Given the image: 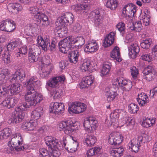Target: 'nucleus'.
Here are the masks:
<instances>
[{"label": "nucleus", "instance_id": "obj_1", "mask_svg": "<svg viewBox=\"0 0 157 157\" xmlns=\"http://www.w3.org/2000/svg\"><path fill=\"white\" fill-rule=\"evenodd\" d=\"M25 85L27 89L25 96V100L30 106H35L43 99L41 94L36 91L35 90L36 88L40 87L41 83L39 81H35L34 78H31Z\"/></svg>", "mask_w": 157, "mask_h": 157}, {"label": "nucleus", "instance_id": "obj_2", "mask_svg": "<svg viewBox=\"0 0 157 157\" xmlns=\"http://www.w3.org/2000/svg\"><path fill=\"white\" fill-rule=\"evenodd\" d=\"M44 139L46 144L52 150L50 152V156L58 157L60 155V150L63 147L62 143H59L57 140H55L54 138L51 136H47Z\"/></svg>", "mask_w": 157, "mask_h": 157}, {"label": "nucleus", "instance_id": "obj_3", "mask_svg": "<svg viewBox=\"0 0 157 157\" xmlns=\"http://www.w3.org/2000/svg\"><path fill=\"white\" fill-rule=\"evenodd\" d=\"M77 122H73L71 120L63 121L59 123V127L66 134H68L74 132L78 128Z\"/></svg>", "mask_w": 157, "mask_h": 157}, {"label": "nucleus", "instance_id": "obj_4", "mask_svg": "<svg viewBox=\"0 0 157 157\" xmlns=\"http://www.w3.org/2000/svg\"><path fill=\"white\" fill-rule=\"evenodd\" d=\"M39 39L38 37L37 43L44 51H46L48 49L53 51L55 49L58 42L56 38L53 39L51 44L48 40L45 41L42 37H40V39Z\"/></svg>", "mask_w": 157, "mask_h": 157}, {"label": "nucleus", "instance_id": "obj_5", "mask_svg": "<svg viewBox=\"0 0 157 157\" xmlns=\"http://www.w3.org/2000/svg\"><path fill=\"white\" fill-rule=\"evenodd\" d=\"M40 53V49L38 46L33 44L30 46L29 51V59L32 63L38 61Z\"/></svg>", "mask_w": 157, "mask_h": 157}, {"label": "nucleus", "instance_id": "obj_6", "mask_svg": "<svg viewBox=\"0 0 157 157\" xmlns=\"http://www.w3.org/2000/svg\"><path fill=\"white\" fill-rule=\"evenodd\" d=\"M33 20L34 22L29 25L30 29H31L36 27L38 24L42 22H45L48 21V17L44 13H38L37 14L34 15Z\"/></svg>", "mask_w": 157, "mask_h": 157}, {"label": "nucleus", "instance_id": "obj_7", "mask_svg": "<svg viewBox=\"0 0 157 157\" xmlns=\"http://www.w3.org/2000/svg\"><path fill=\"white\" fill-rule=\"evenodd\" d=\"M22 141L21 134L19 133H17L12 136L10 142V143L12 144L15 150L19 151L24 149V147L22 146L19 147L21 144H22Z\"/></svg>", "mask_w": 157, "mask_h": 157}, {"label": "nucleus", "instance_id": "obj_8", "mask_svg": "<svg viewBox=\"0 0 157 157\" xmlns=\"http://www.w3.org/2000/svg\"><path fill=\"white\" fill-rule=\"evenodd\" d=\"M74 17L73 14L70 12H67L62 16L59 17L57 19L55 24L59 25V23L64 24L66 25L72 24L74 21Z\"/></svg>", "mask_w": 157, "mask_h": 157}, {"label": "nucleus", "instance_id": "obj_9", "mask_svg": "<svg viewBox=\"0 0 157 157\" xmlns=\"http://www.w3.org/2000/svg\"><path fill=\"white\" fill-rule=\"evenodd\" d=\"M142 73L143 74V78L148 81L153 80L156 75V71L151 66H148L144 68Z\"/></svg>", "mask_w": 157, "mask_h": 157}, {"label": "nucleus", "instance_id": "obj_10", "mask_svg": "<svg viewBox=\"0 0 157 157\" xmlns=\"http://www.w3.org/2000/svg\"><path fill=\"white\" fill-rule=\"evenodd\" d=\"M69 105L68 111L75 113H79L86 110V105L80 102H73Z\"/></svg>", "mask_w": 157, "mask_h": 157}, {"label": "nucleus", "instance_id": "obj_11", "mask_svg": "<svg viewBox=\"0 0 157 157\" xmlns=\"http://www.w3.org/2000/svg\"><path fill=\"white\" fill-rule=\"evenodd\" d=\"M136 11V6L132 3H129L123 8L122 13L130 18L134 16Z\"/></svg>", "mask_w": 157, "mask_h": 157}, {"label": "nucleus", "instance_id": "obj_12", "mask_svg": "<svg viewBox=\"0 0 157 157\" xmlns=\"http://www.w3.org/2000/svg\"><path fill=\"white\" fill-rule=\"evenodd\" d=\"M108 140L109 144L116 146L122 142L123 137L119 132H114L109 135Z\"/></svg>", "mask_w": 157, "mask_h": 157}, {"label": "nucleus", "instance_id": "obj_13", "mask_svg": "<svg viewBox=\"0 0 157 157\" xmlns=\"http://www.w3.org/2000/svg\"><path fill=\"white\" fill-rule=\"evenodd\" d=\"M97 122V121L94 117H87L84 120L83 125L87 131L89 132H91L93 130V128L95 126Z\"/></svg>", "mask_w": 157, "mask_h": 157}, {"label": "nucleus", "instance_id": "obj_14", "mask_svg": "<svg viewBox=\"0 0 157 157\" xmlns=\"http://www.w3.org/2000/svg\"><path fill=\"white\" fill-rule=\"evenodd\" d=\"M117 82L119 86L124 91H129L132 87V84L130 80L125 79L122 77L117 78Z\"/></svg>", "mask_w": 157, "mask_h": 157}, {"label": "nucleus", "instance_id": "obj_15", "mask_svg": "<svg viewBox=\"0 0 157 157\" xmlns=\"http://www.w3.org/2000/svg\"><path fill=\"white\" fill-rule=\"evenodd\" d=\"M8 91L10 95H15L19 93L22 87L20 84L18 83L12 84L9 86H7Z\"/></svg>", "mask_w": 157, "mask_h": 157}, {"label": "nucleus", "instance_id": "obj_16", "mask_svg": "<svg viewBox=\"0 0 157 157\" xmlns=\"http://www.w3.org/2000/svg\"><path fill=\"white\" fill-rule=\"evenodd\" d=\"M65 77L64 76L55 77L51 80L48 81L47 84L48 86L52 88H56L58 87L59 83L64 82Z\"/></svg>", "mask_w": 157, "mask_h": 157}, {"label": "nucleus", "instance_id": "obj_17", "mask_svg": "<svg viewBox=\"0 0 157 157\" xmlns=\"http://www.w3.org/2000/svg\"><path fill=\"white\" fill-rule=\"evenodd\" d=\"M101 10H95L92 12L90 14L94 16L95 19V25L96 26L98 27L102 22L103 18L101 13Z\"/></svg>", "mask_w": 157, "mask_h": 157}, {"label": "nucleus", "instance_id": "obj_18", "mask_svg": "<svg viewBox=\"0 0 157 157\" xmlns=\"http://www.w3.org/2000/svg\"><path fill=\"white\" fill-rule=\"evenodd\" d=\"M129 55L130 57L135 59L137 56V54L140 51L139 47L137 44H132L128 47Z\"/></svg>", "mask_w": 157, "mask_h": 157}, {"label": "nucleus", "instance_id": "obj_19", "mask_svg": "<svg viewBox=\"0 0 157 157\" xmlns=\"http://www.w3.org/2000/svg\"><path fill=\"white\" fill-rule=\"evenodd\" d=\"M94 77L92 75L87 76L83 78L80 84V88L81 89L87 88L94 82Z\"/></svg>", "mask_w": 157, "mask_h": 157}, {"label": "nucleus", "instance_id": "obj_20", "mask_svg": "<svg viewBox=\"0 0 157 157\" xmlns=\"http://www.w3.org/2000/svg\"><path fill=\"white\" fill-rule=\"evenodd\" d=\"M80 55V52L77 50L69 52L68 57L70 62L71 63H76L78 61V58Z\"/></svg>", "mask_w": 157, "mask_h": 157}, {"label": "nucleus", "instance_id": "obj_21", "mask_svg": "<svg viewBox=\"0 0 157 157\" xmlns=\"http://www.w3.org/2000/svg\"><path fill=\"white\" fill-rule=\"evenodd\" d=\"M115 34L113 32H110L106 36L104 39V42L103 45L105 48L110 46L112 44L114 41V36Z\"/></svg>", "mask_w": 157, "mask_h": 157}, {"label": "nucleus", "instance_id": "obj_22", "mask_svg": "<svg viewBox=\"0 0 157 157\" xmlns=\"http://www.w3.org/2000/svg\"><path fill=\"white\" fill-rule=\"evenodd\" d=\"M17 99L13 98L7 97L2 102V104L8 109L11 108L15 106L17 102Z\"/></svg>", "mask_w": 157, "mask_h": 157}, {"label": "nucleus", "instance_id": "obj_23", "mask_svg": "<svg viewBox=\"0 0 157 157\" xmlns=\"http://www.w3.org/2000/svg\"><path fill=\"white\" fill-rule=\"evenodd\" d=\"M7 8L10 12L16 13L17 12L21 11L22 9V7L20 4L10 3L8 5Z\"/></svg>", "mask_w": 157, "mask_h": 157}, {"label": "nucleus", "instance_id": "obj_24", "mask_svg": "<svg viewBox=\"0 0 157 157\" xmlns=\"http://www.w3.org/2000/svg\"><path fill=\"white\" fill-rule=\"evenodd\" d=\"M73 43L67 42L60 44V45L58 44V46L60 51L64 53H67L70 49L71 50L73 48Z\"/></svg>", "mask_w": 157, "mask_h": 157}, {"label": "nucleus", "instance_id": "obj_25", "mask_svg": "<svg viewBox=\"0 0 157 157\" xmlns=\"http://www.w3.org/2000/svg\"><path fill=\"white\" fill-rule=\"evenodd\" d=\"M98 46L96 42H90L86 44L84 51L86 52H93L97 51Z\"/></svg>", "mask_w": 157, "mask_h": 157}, {"label": "nucleus", "instance_id": "obj_26", "mask_svg": "<svg viewBox=\"0 0 157 157\" xmlns=\"http://www.w3.org/2000/svg\"><path fill=\"white\" fill-rule=\"evenodd\" d=\"M138 98H137V101L140 105L144 106L149 102V100H147L148 97L144 93H142L138 94Z\"/></svg>", "mask_w": 157, "mask_h": 157}, {"label": "nucleus", "instance_id": "obj_27", "mask_svg": "<svg viewBox=\"0 0 157 157\" xmlns=\"http://www.w3.org/2000/svg\"><path fill=\"white\" fill-rule=\"evenodd\" d=\"M119 48L117 46L114 48L111 52L110 56L117 61L120 62L122 60V59L121 57Z\"/></svg>", "mask_w": 157, "mask_h": 157}, {"label": "nucleus", "instance_id": "obj_28", "mask_svg": "<svg viewBox=\"0 0 157 157\" xmlns=\"http://www.w3.org/2000/svg\"><path fill=\"white\" fill-rule=\"evenodd\" d=\"M71 10L77 13H79L84 10L88 9V6L86 4H82L80 5H76L72 6L71 7Z\"/></svg>", "mask_w": 157, "mask_h": 157}, {"label": "nucleus", "instance_id": "obj_29", "mask_svg": "<svg viewBox=\"0 0 157 157\" xmlns=\"http://www.w3.org/2000/svg\"><path fill=\"white\" fill-rule=\"evenodd\" d=\"M124 149L122 147L114 148L110 151V154L112 155L115 157H120L123 153Z\"/></svg>", "mask_w": 157, "mask_h": 157}, {"label": "nucleus", "instance_id": "obj_30", "mask_svg": "<svg viewBox=\"0 0 157 157\" xmlns=\"http://www.w3.org/2000/svg\"><path fill=\"white\" fill-rule=\"evenodd\" d=\"M43 112L42 108H37L32 112L31 117L35 120L38 119L43 115Z\"/></svg>", "mask_w": 157, "mask_h": 157}, {"label": "nucleus", "instance_id": "obj_31", "mask_svg": "<svg viewBox=\"0 0 157 157\" xmlns=\"http://www.w3.org/2000/svg\"><path fill=\"white\" fill-rule=\"evenodd\" d=\"M59 25L56 24L57 26L55 30L58 34H66L67 33V28L65 25L64 24L58 23Z\"/></svg>", "mask_w": 157, "mask_h": 157}, {"label": "nucleus", "instance_id": "obj_32", "mask_svg": "<svg viewBox=\"0 0 157 157\" xmlns=\"http://www.w3.org/2000/svg\"><path fill=\"white\" fill-rule=\"evenodd\" d=\"M63 143L66 149L72 151H75L76 149V146L74 142L73 143H67L66 138L63 137Z\"/></svg>", "mask_w": 157, "mask_h": 157}, {"label": "nucleus", "instance_id": "obj_33", "mask_svg": "<svg viewBox=\"0 0 157 157\" xmlns=\"http://www.w3.org/2000/svg\"><path fill=\"white\" fill-rule=\"evenodd\" d=\"M12 133L11 129L9 128H4L0 131V140L6 138L10 136Z\"/></svg>", "mask_w": 157, "mask_h": 157}, {"label": "nucleus", "instance_id": "obj_34", "mask_svg": "<svg viewBox=\"0 0 157 157\" xmlns=\"http://www.w3.org/2000/svg\"><path fill=\"white\" fill-rule=\"evenodd\" d=\"M9 71L8 69H3L0 72V84L3 85L6 82V77L9 75Z\"/></svg>", "mask_w": 157, "mask_h": 157}, {"label": "nucleus", "instance_id": "obj_35", "mask_svg": "<svg viewBox=\"0 0 157 157\" xmlns=\"http://www.w3.org/2000/svg\"><path fill=\"white\" fill-rule=\"evenodd\" d=\"M91 65L90 61L85 60L80 67L81 70L82 72H85L86 71L90 72L91 71Z\"/></svg>", "mask_w": 157, "mask_h": 157}, {"label": "nucleus", "instance_id": "obj_36", "mask_svg": "<svg viewBox=\"0 0 157 157\" xmlns=\"http://www.w3.org/2000/svg\"><path fill=\"white\" fill-rule=\"evenodd\" d=\"M117 112H114L111 113L110 116V120L109 121V123L111 126L112 125L117 126L118 123V118L119 116H117Z\"/></svg>", "mask_w": 157, "mask_h": 157}, {"label": "nucleus", "instance_id": "obj_37", "mask_svg": "<svg viewBox=\"0 0 157 157\" xmlns=\"http://www.w3.org/2000/svg\"><path fill=\"white\" fill-rule=\"evenodd\" d=\"M36 125V122L30 121L29 122H25L22 125V128L24 129H27L28 131H32L34 129Z\"/></svg>", "mask_w": 157, "mask_h": 157}, {"label": "nucleus", "instance_id": "obj_38", "mask_svg": "<svg viewBox=\"0 0 157 157\" xmlns=\"http://www.w3.org/2000/svg\"><path fill=\"white\" fill-rule=\"evenodd\" d=\"M97 140L95 137L92 136H88L84 141L87 145L91 146L93 145Z\"/></svg>", "mask_w": 157, "mask_h": 157}, {"label": "nucleus", "instance_id": "obj_39", "mask_svg": "<svg viewBox=\"0 0 157 157\" xmlns=\"http://www.w3.org/2000/svg\"><path fill=\"white\" fill-rule=\"evenodd\" d=\"M101 148L99 147H95L90 149L86 153L87 157H92L94 155H98L100 151Z\"/></svg>", "mask_w": 157, "mask_h": 157}, {"label": "nucleus", "instance_id": "obj_40", "mask_svg": "<svg viewBox=\"0 0 157 157\" xmlns=\"http://www.w3.org/2000/svg\"><path fill=\"white\" fill-rule=\"evenodd\" d=\"M16 28V25L15 22L11 19H10L7 23V25L6 26V29L5 31L7 32H10L13 31Z\"/></svg>", "mask_w": 157, "mask_h": 157}, {"label": "nucleus", "instance_id": "obj_41", "mask_svg": "<svg viewBox=\"0 0 157 157\" xmlns=\"http://www.w3.org/2000/svg\"><path fill=\"white\" fill-rule=\"evenodd\" d=\"M152 43V40L151 38H147L142 40L140 46L143 49H147L149 48Z\"/></svg>", "mask_w": 157, "mask_h": 157}, {"label": "nucleus", "instance_id": "obj_42", "mask_svg": "<svg viewBox=\"0 0 157 157\" xmlns=\"http://www.w3.org/2000/svg\"><path fill=\"white\" fill-rule=\"evenodd\" d=\"M118 5V3L116 0H107L106 3V7L112 10H115Z\"/></svg>", "mask_w": 157, "mask_h": 157}, {"label": "nucleus", "instance_id": "obj_43", "mask_svg": "<svg viewBox=\"0 0 157 157\" xmlns=\"http://www.w3.org/2000/svg\"><path fill=\"white\" fill-rule=\"evenodd\" d=\"M16 75L17 78H16V81L18 82H21L24 79L25 74L24 71L23 70H19L16 72Z\"/></svg>", "mask_w": 157, "mask_h": 157}, {"label": "nucleus", "instance_id": "obj_44", "mask_svg": "<svg viewBox=\"0 0 157 157\" xmlns=\"http://www.w3.org/2000/svg\"><path fill=\"white\" fill-rule=\"evenodd\" d=\"M110 65L108 64H104L101 70V76H104L108 75L111 69Z\"/></svg>", "mask_w": 157, "mask_h": 157}, {"label": "nucleus", "instance_id": "obj_45", "mask_svg": "<svg viewBox=\"0 0 157 157\" xmlns=\"http://www.w3.org/2000/svg\"><path fill=\"white\" fill-rule=\"evenodd\" d=\"M132 25L129 26V29L132 30L136 32H139L142 29V26L140 22L138 21L134 24L132 23Z\"/></svg>", "mask_w": 157, "mask_h": 157}, {"label": "nucleus", "instance_id": "obj_46", "mask_svg": "<svg viewBox=\"0 0 157 157\" xmlns=\"http://www.w3.org/2000/svg\"><path fill=\"white\" fill-rule=\"evenodd\" d=\"M73 44L75 43H78L77 47L78 48L79 47H80L83 45L85 43V40L82 36H78L73 40Z\"/></svg>", "mask_w": 157, "mask_h": 157}, {"label": "nucleus", "instance_id": "obj_47", "mask_svg": "<svg viewBox=\"0 0 157 157\" xmlns=\"http://www.w3.org/2000/svg\"><path fill=\"white\" fill-rule=\"evenodd\" d=\"M129 111L132 113H136L139 109L138 106L134 103L130 104L128 107Z\"/></svg>", "mask_w": 157, "mask_h": 157}, {"label": "nucleus", "instance_id": "obj_48", "mask_svg": "<svg viewBox=\"0 0 157 157\" xmlns=\"http://www.w3.org/2000/svg\"><path fill=\"white\" fill-rule=\"evenodd\" d=\"M59 103L58 102H55L51 104V110H50V112H52L54 113L55 114H58L59 113Z\"/></svg>", "mask_w": 157, "mask_h": 157}, {"label": "nucleus", "instance_id": "obj_49", "mask_svg": "<svg viewBox=\"0 0 157 157\" xmlns=\"http://www.w3.org/2000/svg\"><path fill=\"white\" fill-rule=\"evenodd\" d=\"M116 27L120 31L121 35L123 36L125 32V27L124 23L121 22L117 25Z\"/></svg>", "mask_w": 157, "mask_h": 157}, {"label": "nucleus", "instance_id": "obj_50", "mask_svg": "<svg viewBox=\"0 0 157 157\" xmlns=\"http://www.w3.org/2000/svg\"><path fill=\"white\" fill-rule=\"evenodd\" d=\"M117 95V93L114 92L110 93L107 92L105 94L107 100L109 102L112 101Z\"/></svg>", "mask_w": 157, "mask_h": 157}, {"label": "nucleus", "instance_id": "obj_51", "mask_svg": "<svg viewBox=\"0 0 157 157\" xmlns=\"http://www.w3.org/2000/svg\"><path fill=\"white\" fill-rule=\"evenodd\" d=\"M40 157H51L50 152H49L45 148H41L39 149Z\"/></svg>", "mask_w": 157, "mask_h": 157}, {"label": "nucleus", "instance_id": "obj_52", "mask_svg": "<svg viewBox=\"0 0 157 157\" xmlns=\"http://www.w3.org/2000/svg\"><path fill=\"white\" fill-rule=\"evenodd\" d=\"M16 113L12 114L11 117L10 118L8 121V123L10 124L13 123L16 124L17 123V120L16 119V118H17L18 112L16 111Z\"/></svg>", "mask_w": 157, "mask_h": 157}, {"label": "nucleus", "instance_id": "obj_53", "mask_svg": "<svg viewBox=\"0 0 157 157\" xmlns=\"http://www.w3.org/2000/svg\"><path fill=\"white\" fill-rule=\"evenodd\" d=\"M6 94H9L7 86L0 85V97L4 96Z\"/></svg>", "mask_w": 157, "mask_h": 157}, {"label": "nucleus", "instance_id": "obj_54", "mask_svg": "<svg viewBox=\"0 0 157 157\" xmlns=\"http://www.w3.org/2000/svg\"><path fill=\"white\" fill-rule=\"evenodd\" d=\"M137 145L138 147H137L136 145L134 144L131 142L130 145H129V148H131V151H134L135 153L137 152L139 150V147L140 146V144H139L138 143L137 144Z\"/></svg>", "mask_w": 157, "mask_h": 157}, {"label": "nucleus", "instance_id": "obj_55", "mask_svg": "<svg viewBox=\"0 0 157 157\" xmlns=\"http://www.w3.org/2000/svg\"><path fill=\"white\" fill-rule=\"evenodd\" d=\"M17 118H16V119L17 120V123L22 122L24 119L25 113V112H18Z\"/></svg>", "mask_w": 157, "mask_h": 157}, {"label": "nucleus", "instance_id": "obj_56", "mask_svg": "<svg viewBox=\"0 0 157 157\" xmlns=\"http://www.w3.org/2000/svg\"><path fill=\"white\" fill-rule=\"evenodd\" d=\"M151 55V54L150 53L149 54H146L144 55H143L141 56L142 59L148 62H151L152 61V59Z\"/></svg>", "mask_w": 157, "mask_h": 157}, {"label": "nucleus", "instance_id": "obj_57", "mask_svg": "<svg viewBox=\"0 0 157 157\" xmlns=\"http://www.w3.org/2000/svg\"><path fill=\"white\" fill-rule=\"evenodd\" d=\"M72 36H69V37H67L65 38L63 40H61L59 41V42L58 43V44H62L63 43H67V42H69L70 43H73L72 41L73 39L72 38Z\"/></svg>", "mask_w": 157, "mask_h": 157}, {"label": "nucleus", "instance_id": "obj_58", "mask_svg": "<svg viewBox=\"0 0 157 157\" xmlns=\"http://www.w3.org/2000/svg\"><path fill=\"white\" fill-rule=\"evenodd\" d=\"M10 21V19H7L5 20L2 21L1 22L0 25V29L2 31H5L6 26L7 25V22Z\"/></svg>", "mask_w": 157, "mask_h": 157}, {"label": "nucleus", "instance_id": "obj_59", "mask_svg": "<svg viewBox=\"0 0 157 157\" xmlns=\"http://www.w3.org/2000/svg\"><path fill=\"white\" fill-rule=\"evenodd\" d=\"M131 74L133 78H136L137 77L138 74V70L136 67H133L130 69Z\"/></svg>", "mask_w": 157, "mask_h": 157}, {"label": "nucleus", "instance_id": "obj_60", "mask_svg": "<svg viewBox=\"0 0 157 157\" xmlns=\"http://www.w3.org/2000/svg\"><path fill=\"white\" fill-rule=\"evenodd\" d=\"M29 10L30 13L33 14L36 13V14H37L38 13H40V12H38L39 10V8L36 6L30 7L29 8Z\"/></svg>", "mask_w": 157, "mask_h": 157}, {"label": "nucleus", "instance_id": "obj_61", "mask_svg": "<svg viewBox=\"0 0 157 157\" xmlns=\"http://www.w3.org/2000/svg\"><path fill=\"white\" fill-rule=\"evenodd\" d=\"M3 57H4V60L5 62H6L7 63H10V57L9 52H6L5 53L4 56Z\"/></svg>", "mask_w": 157, "mask_h": 157}, {"label": "nucleus", "instance_id": "obj_62", "mask_svg": "<svg viewBox=\"0 0 157 157\" xmlns=\"http://www.w3.org/2000/svg\"><path fill=\"white\" fill-rule=\"evenodd\" d=\"M61 95V91L60 90H55L53 91L52 95L54 99H56L59 97Z\"/></svg>", "mask_w": 157, "mask_h": 157}, {"label": "nucleus", "instance_id": "obj_63", "mask_svg": "<svg viewBox=\"0 0 157 157\" xmlns=\"http://www.w3.org/2000/svg\"><path fill=\"white\" fill-rule=\"evenodd\" d=\"M16 46V44L14 43H9L7 46V50L9 51H11Z\"/></svg>", "mask_w": 157, "mask_h": 157}, {"label": "nucleus", "instance_id": "obj_64", "mask_svg": "<svg viewBox=\"0 0 157 157\" xmlns=\"http://www.w3.org/2000/svg\"><path fill=\"white\" fill-rule=\"evenodd\" d=\"M125 121L127 126L132 125L134 123V121L131 117H127Z\"/></svg>", "mask_w": 157, "mask_h": 157}]
</instances>
